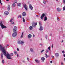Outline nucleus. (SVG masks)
I'll list each match as a JSON object with an SVG mask.
<instances>
[{
    "mask_svg": "<svg viewBox=\"0 0 65 65\" xmlns=\"http://www.w3.org/2000/svg\"><path fill=\"white\" fill-rule=\"evenodd\" d=\"M62 53H63V54H64V53H65V52H64V51H63Z\"/></svg>",
    "mask_w": 65,
    "mask_h": 65,
    "instance_id": "nucleus-43",
    "label": "nucleus"
},
{
    "mask_svg": "<svg viewBox=\"0 0 65 65\" xmlns=\"http://www.w3.org/2000/svg\"><path fill=\"white\" fill-rule=\"evenodd\" d=\"M23 22H24V23H25V20L24 18V17H23Z\"/></svg>",
    "mask_w": 65,
    "mask_h": 65,
    "instance_id": "nucleus-26",
    "label": "nucleus"
},
{
    "mask_svg": "<svg viewBox=\"0 0 65 65\" xmlns=\"http://www.w3.org/2000/svg\"><path fill=\"white\" fill-rule=\"evenodd\" d=\"M63 42V40H62V41H61V42L62 43Z\"/></svg>",
    "mask_w": 65,
    "mask_h": 65,
    "instance_id": "nucleus-62",
    "label": "nucleus"
},
{
    "mask_svg": "<svg viewBox=\"0 0 65 65\" xmlns=\"http://www.w3.org/2000/svg\"><path fill=\"white\" fill-rule=\"evenodd\" d=\"M12 20H13V19H11L10 20V22H12Z\"/></svg>",
    "mask_w": 65,
    "mask_h": 65,
    "instance_id": "nucleus-42",
    "label": "nucleus"
},
{
    "mask_svg": "<svg viewBox=\"0 0 65 65\" xmlns=\"http://www.w3.org/2000/svg\"><path fill=\"white\" fill-rule=\"evenodd\" d=\"M55 56L56 58H58V56H59V54L58 53H56L55 54Z\"/></svg>",
    "mask_w": 65,
    "mask_h": 65,
    "instance_id": "nucleus-10",
    "label": "nucleus"
},
{
    "mask_svg": "<svg viewBox=\"0 0 65 65\" xmlns=\"http://www.w3.org/2000/svg\"><path fill=\"white\" fill-rule=\"evenodd\" d=\"M11 56H13V53H11L10 54H9L8 53L7 55V59H11Z\"/></svg>",
    "mask_w": 65,
    "mask_h": 65,
    "instance_id": "nucleus-2",
    "label": "nucleus"
},
{
    "mask_svg": "<svg viewBox=\"0 0 65 65\" xmlns=\"http://www.w3.org/2000/svg\"><path fill=\"white\" fill-rule=\"evenodd\" d=\"M53 62V61H50V63H52Z\"/></svg>",
    "mask_w": 65,
    "mask_h": 65,
    "instance_id": "nucleus-53",
    "label": "nucleus"
},
{
    "mask_svg": "<svg viewBox=\"0 0 65 65\" xmlns=\"http://www.w3.org/2000/svg\"><path fill=\"white\" fill-rule=\"evenodd\" d=\"M18 44H21V41H18Z\"/></svg>",
    "mask_w": 65,
    "mask_h": 65,
    "instance_id": "nucleus-27",
    "label": "nucleus"
},
{
    "mask_svg": "<svg viewBox=\"0 0 65 65\" xmlns=\"http://www.w3.org/2000/svg\"><path fill=\"white\" fill-rule=\"evenodd\" d=\"M43 29V27L42 26H40V31H42V30Z\"/></svg>",
    "mask_w": 65,
    "mask_h": 65,
    "instance_id": "nucleus-12",
    "label": "nucleus"
},
{
    "mask_svg": "<svg viewBox=\"0 0 65 65\" xmlns=\"http://www.w3.org/2000/svg\"><path fill=\"white\" fill-rule=\"evenodd\" d=\"M60 18H58L57 19V21H60Z\"/></svg>",
    "mask_w": 65,
    "mask_h": 65,
    "instance_id": "nucleus-40",
    "label": "nucleus"
},
{
    "mask_svg": "<svg viewBox=\"0 0 65 65\" xmlns=\"http://www.w3.org/2000/svg\"><path fill=\"white\" fill-rule=\"evenodd\" d=\"M27 60H28V61H29V58L28 57L27 58Z\"/></svg>",
    "mask_w": 65,
    "mask_h": 65,
    "instance_id": "nucleus-55",
    "label": "nucleus"
},
{
    "mask_svg": "<svg viewBox=\"0 0 65 65\" xmlns=\"http://www.w3.org/2000/svg\"><path fill=\"white\" fill-rule=\"evenodd\" d=\"M45 15V13H43L42 14V15L41 16V20H43V18L44 17V16Z\"/></svg>",
    "mask_w": 65,
    "mask_h": 65,
    "instance_id": "nucleus-6",
    "label": "nucleus"
},
{
    "mask_svg": "<svg viewBox=\"0 0 65 65\" xmlns=\"http://www.w3.org/2000/svg\"><path fill=\"white\" fill-rule=\"evenodd\" d=\"M33 29V27H32V26H31L29 27V29L30 30H32Z\"/></svg>",
    "mask_w": 65,
    "mask_h": 65,
    "instance_id": "nucleus-18",
    "label": "nucleus"
},
{
    "mask_svg": "<svg viewBox=\"0 0 65 65\" xmlns=\"http://www.w3.org/2000/svg\"><path fill=\"white\" fill-rule=\"evenodd\" d=\"M45 55L46 56V57H47V54H46V53L45 54Z\"/></svg>",
    "mask_w": 65,
    "mask_h": 65,
    "instance_id": "nucleus-45",
    "label": "nucleus"
},
{
    "mask_svg": "<svg viewBox=\"0 0 65 65\" xmlns=\"http://www.w3.org/2000/svg\"><path fill=\"white\" fill-rule=\"evenodd\" d=\"M24 7L25 9L27 11L28 10V6L25 4L24 5Z\"/></svg>",
    "mask_w": 65,
    "mask_h": 65,
    "instance_id": "nucleus-7",
    "label": "nucleus"
},
{
    "mask_svg": "<svg viewBox=\"0 0 65 65\" xmlns=\"http://www.w3.org/2000/svg\"><path fill=\"white\" fill-rule=\"evenodd\" d=\"M17 50L18 51H19V48H17Z\"/></svg>",
    "mask_w": 65,
    "mask_h": 65,
    "instance_id": "nucleus-51",
    "label": "nucleus"
},
{
    "mask_svg": "<svg viewBox=\"0 0 65 65\" xmlns=\"http://www.w3.org/2000/svg\"><path fill=\"white\" fill-rule=\"evenodd\" d=\"M31 37H32V35L31 34H29L28 36V38L29 39Z\"/></svg>",
    "mask_w": 65,
    "mask_h": 65,
    "instance_id": "nucleus-16",
    "label": "nucleus"
},
{
    "mask_svg": "<svg viewBox=\"0 0 65 65\" xmlns=\"http://www.w3.org/2000/svg\"><path fill=\"white\" fill-rule=\"evenodd\" d=\"M14 24V22H12L11 23V24Z\"/></svg>",
    "mask_w": 65,
    "mask_h": 65,
    "instance_id": "nucleus-44",
    "label": "nucleus"
},
{
    "mask_svg": "<svg viewBox=\"0 0 65 65\" xmlns=\"http://www.w3.org/2000/svg\"><path fill=\"white\" fill-rule=\"evenodd\" d=\"M57 19H59V17H57Z\"/></svg>",
    "mask_w": 65,
    "mask_h": 65,
    "instance_id": "nucleus-60",
    "label": "nucleus"
},
{
    "mask_svg": "<svg viewBox=\"0 0 65 65\" xmlns=\"http://www.w3.org/2000/svg\"><path fill=\"white\" fill-rule=\"evenodd\" d=\"M26 15L25 12H23L22 13V15L23 17H25Z\"/></svg>",
    "mask_w": 65,
    "mask_h": 65,
    "instance_id": "nucleus-13",
    "label": "nucleus"
},
{
    "mask_svg": "<svg viewBox=\"0 0 65 65\" xmlns=\"http://www.w3.org/2000/svg\"><path fill=\"white\" fill-rule=\"evenodd\" d=\"M39 24L40 26H41V22H39Z\"/></svg>",
    "mask_w": 65,
    "mask_h": 65,
    "instance_id": "nucleus-29",
    "label": "nucleus"
},
{
    "mask_svg": "<svg viewBox=\"0 0 65 65\" xmlns=\"http://www.w3.org/2000/svg\"><path fill=\"white\" fill-rule=\"evenodd\" d=\"M0 3L1 4V5H2L3 4L2 3H1V1L0 0Z\"/></svg>",
    "mask_w": 65,
    "mask_h": 65,
    "instance_id": "nucleus-38",
    "label": "nucleus"
},
{
    "mask_svg": "<svg viewBox=\"0 0 65 65\" xmlns=\"http://www.w3.org/2000/svg\"><path fill=\"white\" fill-rule=\"evenodd\" d=\"M12 6L13 7H15V4L14 3L12 4Z\"/></svg>",
    "mask_w": 65,
    "mask_h": 65,
    "instance_id": "nucleus-24",
    "label": "nucleus"
},
{
    "mask_svg": "<svg viewBox=\"0 0 65 65\" xmlns=\"http://www.w3.org/2000/svg\"><path fill=\"white\" fill-rule=\"evenodd\" d=\"M46 53H48V50L47 49L46 50Z\"/></svg>",
    "mask_w": 65,
    "mask_h": 65,
    "instance_id": "nucleus-30",
    "label": "nucleus"
},
{
    "mask_svg": "<svg viewBox=\"0 0 65 65\" xmlns=\"http://www.w3.org/2000/svg\"><path fill=\"white\" fill-rule=\"evenodd\" d=\"M32 26L33 27H35V26H36V25H35V23H34V22H32Z\"/></svg>",
    "mask_w": 65,
    "mask_h": 65,
    "instance_id": "nucleus-11",
    "label": "nucleus"
},
{
    "mask_svg": "<svg viewBox=\"0 0 65 65\" xmlns=\"http://www.w3.org/2000/svg\"><path fill=\"white\" fill-rule=\"evenodd\" d=\"M4 47H2V46H1V45H0V49L2 51L3 53H4V55L5 56H7V54H6V51L5 50H4ZM7 57V56L6 57Z\"/></svg>",
    "mask_w": 65,
    "mask_h": 65,
    "instance_id": "nucleus-1",
    "label": "nucleus"
},
{
    "mask_svg": "<svg viewBox=\"0 0 65 65\" xmlns=\"http://www.w3.org/2000/svg\"><path fill=\"white\" fill-rule=\"evenodd\" d=\"M45 38H46V39H47V35H46Z\"/></svg>",
    "mask_w": 65,
    "mask_h": 65,
    "instance_id": "nucleus-35",
    "label": "nucleus"
},
{
    "mask_svg": "<svg viewBox=\"0 0 65 65\" xmlns=\"http://www.w3.org/2000/svg\"><path fill=\"white\" fill-rule=\"evenodd\" d=\"M20 18H22V16H21V15H20Z\"/></svg>",
    "mask_w": 65,
    "mask_h": 65,
    "instance_id": "nucleus-57",
    "label": "nucleus"
},
{
    "mask_svg": "<svg viewBox=\"0 0 65 65\" xmlns=\"http://www.w3.org/2000/svg\"><path fill=\"white\" fill-rule=\"evenodd\" d=\"M23 33H24V32H23L22 33V35H21V38H22L23 37Z\"/></svg>",
    "mask_w": 65,
    "mask_h": 65,
    "instance_id": "nucleus-28",
    "label": "nucleus"
},
{
    "mask_svg": "<svg viewBox=\"0 0 65 65\" xmlns=\"http://www.w3.org/2000/svg\"><path fill=\"white\" fill-rule=\"evenodd\" d=\"M44 50H42V51H41V53H42V52H44Z\"/></svg>",
    "mask_w": 65,
    "mask_h": 65,
    "instance_id": "nucleus-41",
    "label": "nucleus"
},
{
    "mask_svg": "<svg viewBox=\"0 0 65 65\" xmlns=\"http://www.w3.org/2000/svg\"><path fill=\"white\" fill-rule=\"evenodd\" d=\"M18 2V1H14V3H17Z\"/></svg>",
    "mask_w": 65,
    "mask_h": 65,
    "instance_id": "nucleus-39",
    "label": "nucleus"
},
{
    "mask_svg": "<svg viewBox=\"0 0 65 65\" xmlns=\"http://www.w3.org/2000/svg\"><path fill=\"white\" fill-rule=\"evenodd\" d=\"M43 3H44L45 4V3H46V2H45V1H43Z\"/></svg>",
    "mask_w": 65,
    "mask_h": 65,
    "instance_id": "nucleus-32",
    "label": "nucleus"
},
{
    "mask_svg": "<svg viewBox=\"0 0 65 65\" xmlns=\"http://www.w3.org/2000/svg\"><path fill=\"white\" fill-rule=\"evenodd\" d=\"M21 5V4L20 3H18L17 4V6H20Z\"/></svg>",
    "mask_w": 65,
    "mask_h": 65,
    "instance_id": "nucleus-22",
    "label": "nucleus"
},
{
    "mask_svg": "<svg viewBox=\"0 0 65 65\" xmlns=\"http://www.w3.org/2000/svg\"><path fill=\"white\" fill-rule=\"evenodd\" d=\"M44 21H47V17L46 16H45L44 17Z\"/></svg>",
    "mask_w": 65,
    "mask_h": 65,
    "instance_id": "nucleus-17",
    "label": "nucleus"
},
{
    "mask_svg": "<svg viewBox=\"0 0 65 65\" xmlns=\"http://www.w3.org/2000/svg\"><path fill=\"white\" fill-rule=\"evenodd\" d=\"M4 13H5L6 14V15H8L9 13L8 12H5Z\"/></svg>",
    "mask_w": 65,
    "mask_h": 65,
    "instance_id": "nucleus-19",
    "label": "nucleus"
},
{
    "mask_svg": "<svg viewBox=\"0 0 65 65\" xmlns=\"http://www.w3.org/2000/svg\"><path fill=\"white\" fill-rule=\"evenodd\" d=\"M7 1H9V0H7Z\"/></svg>",
    "mask_w": 65,
    "mask_h": 65,
    "instance_id": "nucleus-64",
    "label": "nucleus"
},
{
    "mask_svg": "<svg viewBox=\"0 0 65 65\" xmlns=\"http://www.w3.org/2000/svg\"><path fill=\"white\" fill-rule=\"evenodd\" d=\"M30 52H32V53H33V52H34L33 49L32 48H30Z\"/></svg>",
    "mask_w": 65,
    "mask_h": 65,
    "instance_id": "nucleus-20",
    "label": "nucleus"
},
{
    "mask_svg": "<svg viewBox=\"0 0 65 65\" xmlns=\"http://www.w3.org/2000/svg\"><path fill=\"white\" fill-rule=\"evenodd\" d=\"M61 64L62 65H63V63L62 62L61 63Z\"/></svg>",
    "mask_w": 65,
    "mask_h": 65,
    "instance_id": "nucleus-52",
    "label": "nucleus"
},
{
    "mask_svg": "<svg viewBox=\"0 0 65 65\" xmlns=\"http://www.w3.org/2000/svg\"><path fill=\"white\" fill-rule=\"evenodd\" d=\"M0 25L2 29H5L6 28V27L4 26V25L3 24L2 21L0 22Z\"/></svg>",
    "mask_w": 65,
    "mask_h": 65,
    "instance_id": "nucleus-3",
    "label": "nucleus"
},
{
    "mask_svg": "<svg viewBox=\"0 0 65 65\" xmlns=\"http://www.w3.org/2000/svg\"><path fill=\"white\" fill-rule=\"evenodd\" d=\"M35 61L37 63H39V61H38V60L36 59L35 60Z\"/></svg>",
    "mask_w": 65,
    "mask_h": 65,
    "instance_id": "nucleus-21",
    "label": "nucleus"
},
{
    "mask_svg": "<svg viewBox=\"0 0 65 65\" xmlns=\"http://www.w3.org/2000/svg\"><path fill=\"white\" fill-rule=\"evenodd\" d=\"M37 25V23H36L35 24V25Z\"/></svg>",
    "mask_w": 65,
    "mask_h": 65,
    "instance_id": "nucleus-54",
    "label": "nucleus"
},
{
    "mask_svg": "<svg viewBox=\"0 0 65 65\" xmlns=\"http://www.w3.org/2000/svg\"><path fill=\"white\" fill-rule=\"evenodd\" d=\"M22 62L23 63H25V61L24 60H23Z\"/></svg>",
    "mask_w": 65,
    "mask_h": 65,
    "instance_id": "nucleus-48",
    "label": "nucleus"
},
{
    "mask_svg": "<svg viewBox=\"0 0 65 65\" xmlns=\"http://www.w3.org/2000/svg\"><path fill=\"white\" fill-rule=\"evenodd\" d=\"M29 8L30 9H31V10H33V8L31 4H29Z\"/></svg>",
    "mask_w": 65,
    "mask_h": 65,
    "instance_id": "nucleus-8",
    "label": "nucleus"
},
{
    "mask_svg": "<svg viewBox=\"0 0 65 65\" xmlns=\"http://www.w3.org/2000/svg\"><path fill=\"white\" fill-rule=\"evenodd\" d=\"M21 44H24V41H22L21 42Z\"/></svg>",
    "mask_w": 65,
    "mask_h": 65,
    "instance_id": "nucleus-23",
    "label": "nucleus"
},
{
    "mask_svg": "<svg viewBox=\"0 0 65 65\" xmlns=\"http://www.w3.org/2000/svg\"><path fill=\"white\" fill-rule=\"evenodd\" d=\"M48 57H50V56L49 55H48L47 56H46V58H47Z\"/></svg>",
    "mask_w": 65,
    "mask_h": 65,
    "instance_id": "nucleus-46",
    "label": "nucleus"
},
{
    "mask_svg": "<svg viewBox=\"0 0 65 65\" xmlns=\"http://www.w3.org/2000/svg\"><path fill=\"white\" fill-rule=\"evenodd\" d=\"M63 10H65V6H64L63 8Z\"/></svg>",
    "mask_w": 65,
    "mask_h": 65,
    "instance_id": "nucleus-33",
    "label": "nucleus"
},
{
    "mask_svg": "<svg viewBox=\"0 0 65 65\" xmlns=\"http://www.w3.org/2000/svg\"><path fill=\"white\" fill-rule=\"evenodd\" d=\"M57 10L59 12V11H60L61 10V9L60 8H57Z\"/></svg>",
    "mask_w": 65,
    "mask_h": 65,
    "instance_id": "nucleus-15",
    "label": "nucleus"
},
{
    "mask_svg": "<svg viewBox=\"0 0 65 65\" xmlns=\"http://www.w3.org/2000/svg\"><path fill=\"white\" fill-rule=\"evenodd\" d=\"M17 26H15L14 27L13 31L17 32Z\"/></svg>",
    "mask_w": 65,
    "mask_h": 65,
    "instance_id": "nucleus-5",
    "label": "nucleus"
},
{
    "mask_svg": "<svg viewBox=\"0 0 65 65\" xmlns=\"http://www.w3.org/2000/svg\"><path fill=\"white\" fill-rule=\"evenodd\" d=\"M52 58H54V57L53 56H52Z\"/></svg>",
    "mask_w": 65,
    "mask_h": 65,
    "instance_id": "nucleus-50",
    "label": "nucleus"
},
{
    "mask_svg": "<svg viewBox=\"0 0 65 65\" xmlns=\"http://www.w3.org/2000/svg\"><path fill=\"white\" fill-rule=\"evenodd\" d=\"M17 57H18V56H19V55L17 54Z\"/></svg>",
    "mask_w": 65,
    "mask_h": 65,
    "instance_id": "nucleus-63",
    "label": "nucleus"
},
{
    "mask_svg": "<svg viewBox=\"0 0 65 65\" xmlns=\"http://www.w3.org/2000/svg\"><path fill=\"white\" fill-rule=\"evenodd\" d=\"M7 9L9 11L10 10V5H8V6L7 7Z\"/></svg>",
    "mask_w": 65,
    "mask_h": 65,
    "instance_id": "nucleus-9",
    "label": "nucleus"
},
{
    "mask_svg": "<svg viewBox=\"0 0 65 65\" xmlns=\"http://www.w3.org/2000/svg\"><path fill=\"white\" fill-rule=\"evenodd\" d=\"M41 60L43 62H44V61L45 60V58L43 57H42L41 58Z\"/></svg>",
    "mask_w": 65,
    "mask_h": 65,
    "instance_id": "nucleus-14",
    "label": "nucleus"
},
{
    "mask_svg": "<svg viewBox=\"0 0 65 65\" xmlns=\"http://www.w3.org/2000/svg\"><path fill=\"white\" fill-rule=\"evenodd\" d=\"M14 53L15 55H16L17 54V52L15 51H14Z\"/></svg>",
    "mask_w": 65,
    "mask_h": 65,
    "instance_id": "nucleus-34",
    "label": "nucleus"
},
{
    "mask_svg": "<svg viewBox=\"0 0 65 65\" xmlns=\"http://www.w3.org/2000/svg\"><path fill=\"white\" fill-rule=\"evenodd\" d=\"M13 32L12 34V36L13 37H15L17 35V32Z\"/></svg>",
    "mask_w": 65,
    "mask_h": 65,
    "instance_id": "nucleus-4",
    "label": "nucleus"
},
{
    "mask_svg": "<svg viewBox=\"0 0 65 65\" xmlns=\"http://www.w3.org/2000/svg\"><path fill=\"white\" fill-rule=\"evenodd\" d=\"M20 15H19L18 16V18H20Z\"/></svg>",
    "mask_w": 65,
    "mask_h": 65,
    "instance_id": "nucleus-56",
    "label": "nucleus"
},
{
    "mask_svg": "<svg viewBox=\"0 0 65 65\" xmlns=\"http://www.w3.org/2000/svg\"><path fill=\"white\" fill-rule=\"evenodd\" d=\"M37 17L38 18H39V16L38 15H37Z\"/></svg>",
    "mask_w": 65,
    "mask_h": 65,
    "instance_id": "nucleus-49",
    "label": "nucleus"
},
{
    "mask_svg": "<svg viewBox=\"0 0 65 65\" xmlns=\"http://www.w3.org/2000/svg\"><path fill=\"white\" fill-rule=\"evenodd\" d=\"M33 37H35V35H33Z\"/></svg>",
    "mask_w": 65,
    "mask_h": 65,
    "instance_id": "nucleus-61",
    "label": "nucleus"
},
{
    "mask_svg": "<svg viewBox=\"0 0 65 65\" xmlns=\"http://www.w3.org/2000/svg\"><path fill=\"white\" fill-rule=\"evenodd\" d=\"M50 36H52V34H50Z\"/></svg>",
    "mask_w": 65,
    "mask_h": 65,
    "instance_id": "nucleus-59",
    "label": "nucleus"
},
{
    "mask_svg": "<svg viewBox=\"0 0 65 65\" xmlns=\"http://www.w3.org/2000/svg\"><path fill=\"white\" fill-rule=\"evenodd\" d=\"M51 48L50 47H48V49L49 50V51H50L51 50V48Z\"/></svg>",
    "mask_w": 65,
    "mask_h": 65,
    "instance_id": "nucleus-37",
    "label": "nucleus"
},
{
    "mask_svg": "<svg viewBox=\"0 0 65 65\" xmlns=\"http://www.w3.org/2000/svg\"><path fill=\"white\" fill-rule=\"evenodd\" d=\"M63 3H64V4H65V0H63Z\"/></svg>",
    "mask_w": 65,
    "mask_h": 65,
    "instance_id": "nucleus-36",
    "label": "nucleus"
},
{
    "mask_svg": "<svg viewBox=\"0 0 65 65\" xmlns=\"http://www.w3.org/2000/svg\"><path fill=\"white\" fill-rule=\"evenodd\" d=\"M3 53H2L1 54V59H3Z\"/></svg>",
    "mask_w": 65,
    "mask_h": 65,
    "instance_id": "nucleus-25",
    "label": "nucleus"
},
{
    "mask_svg": "<svg viewBox=\"0 0 65 65\" xmlns=\"http://www.w3.org/2000/svg\"><path fill=\"white\" fill-rule=\"evenodd\" d=\"M2 62L3 63V64H4V60H2Z\"/></svg>",
    "mask_w": 65,
    "mask_h": 65,
    "instance_id": "nucleus-31",
    "label": "nucleus"
},
{
    "mask_svg": "<svg viewBox=\"0 0 65 65\" xmlns=\"http://www.w3.org/2000/svg\"><path fill=\"white\" fill-rule=\"evenodd\" d=\"M40 45H43L42 44H41V43H40Z\"/></svg>",
    "mask_w": 65,
    "mask_h": 65,
    "instance_id": "nucleus-47",
    "label": "nucleus"
},
{
    "mask_svg": "<svg viewBox=\"0 0 65 65\" xmlns=\"http://www.w3.org/2000/svg\"><path fill=\"white\" fill-rule=\"evenodd\" d=\"M63 37H65V35L64 34L63 35Z\"/></svg>",
    "mask_w": 65,
    "mask_h": 65,
    "instance_id": "nucleus-58",
    "label": "nucleus"
}]
</instances>
